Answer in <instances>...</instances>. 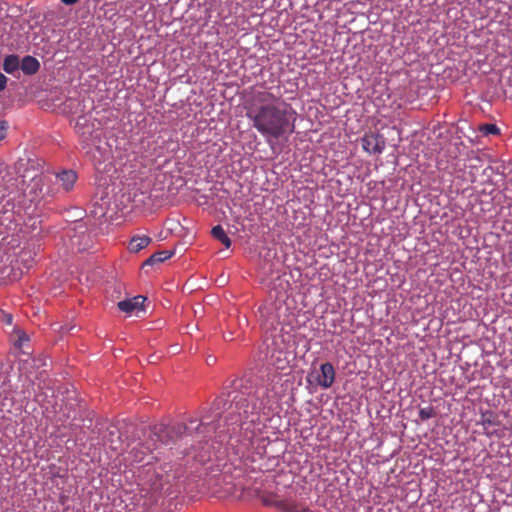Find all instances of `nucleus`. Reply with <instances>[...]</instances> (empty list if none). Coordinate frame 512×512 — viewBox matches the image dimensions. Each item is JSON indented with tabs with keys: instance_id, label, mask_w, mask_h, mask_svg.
<instances>
[{
	"instance_id": "16",
	"label": "nucleus",
	"mask_w": 512,
	"mask_h": 512,
	"mask_svg": "<svg viewBox=\"0 0 512 512\" xmlns=\"http://www.w3.org/2000/svg\"><path fill=\"white\" fill-rule=\"evenodd\" d=\"M479 131L484 136L500 134V129L495 124H491V123L480 125Z\"/></svg>"
},
{
	"instance_id": "26",
	"label": "nucleus",
	"mask_w": 512,
	"mask_h": 512,
	"mask_svg": "<svg viewBox=\"0 0 512 512\" xmlns=\"http://www.w3.org/2000/svg\"><path fill=\"white\" fill-rule=\"evenodd\" d=\"M214 361H215V360H214V358H212V357H209V358H207V360H206V362H207V364H208V365H211L212 363H214Z\"/></svg>"
},
{
	"instance_id": "3",
	"label": "nucleus",
	"mask_w": 512,
	"mask_h": 512,
	"mask_svg": "<svg viewBox=\"0 0 512 512\" xmlns=\"http://www.w3.org/2000/svg\"><path fill=\"white\" fill-rule=\"evenodd\" d=\"M99 125V123H96L95 120H92L87 115L78 117L75 131L80 138L83 148H89L100 140L101 132Z\"/></svg>"
},
{
	"instance_id": "12",
	"label": "nucleus",
	"mask_w": 512,
	"mask_h": 512,
	"mask_svg": "<svg viewBox=\"0 0 512 512\" xmlns=\"http://www.w3.org/2000/svg\"><path fill=\"white\" fill-rule=\"evenodd\" d=\"M174 252L170 250H163L152 254L146 261L145 265H154L156 263H162L165 260L171 258Z\"/></svg>"
},
{
	"instance_id": "27",
	"label": "nucleus",
	"mask_w": 512,
	"mask_h": 512,
	"mask_svg": "<svg viewBox=\"0 0 512 512\" xmlns=\"http://www.w3.org/2000/svg\"><path fill=\"white\" fill-rule=\"evenodd\" d=\"M147 472V474H149L151 472V468H148L147 470H145Z\"/></svg>"
},
{
	"instance_id": "11",
	"label": "nucleus",
	"mask_w": 512,
	"mask_h": 512,
	"mask_svg": "<svg viewBox=\"0 0 512 512\" xmlns=\"http://www.w3.org/2000/svg\"><path fill=\"white\" fill-rule=\"evenodd\" d=\"M20 67V60L17 55L11 54L5 57L3 69L6 73L12 74Z\"/></svg>"
},
{
	"instance_id": "18",
	"label": "nucleus",
	"mask_w": 512,
	"mask_h": 512,
	"mask_svg": "<svg viewBox=\"0 0 512 512\" xmlns=\"http://www.w3.org/2000/svg\"><path fill=\"white\" fill-rule=\"evenodd\" d=\"M16 334L18 338L15 341V346H17L18 348H22L24 344L29 341V337L24 331L21 330H17Z\"/></svg>"
},
{
	"instance_id": "25",
	"label": "nucleus",
	"mask_w": 512,
	"mask_h": 512,
	"mask_svg": "<svg viewBox=\"0 0 512 512\" xmlns=\"http://www.w3.org/2000/svg\"><path fill=\"white\" fill-rule=\"evenodd\" d=\"M224 339H225L226 341H231V340L233 339L232 334H231V333H229V334H227V335H224Z\"/></svg>"
},
{
	"instance_id": "20",
	"label": "nucleus",
	"mask_w": 512,
	"mask_h": 512,
	"mask_svg": "<svg viewBox=\"0 0 512 512\" xmlns=\"http://www.w3.org/2000/svg\"><path fill=\"white\" fill-rule=\"evenodd\" d=\"M40 192L37 193L38 188H32L29 189V195H32V199H37L39 196H41V188H39Z\"/></svg>"
},
{
	"instance_id": "6",
	"label": "nucleus",
	"mask_w": 512,
	"mask_h": 512,
	"mask_svg": "<svg viewBox=\"0 0 512 512\" xmlns=\"http://www.w3.org/2000/svg\"><path fill=\"white\" fill-rule=\"evenodd\" d=\"M145 301L146 298L144 296L137 295L130 299L118 302L117 306L122 312L127 314L138 313L143 311Z\"/></svg>"
},
{
	"instance_id": "7",
	"label": "nucleus",
	"mask_w": 512,
	"mask_h": 512,
	"mask_svg": "<svg viewBox=\"0 0 512 512\" xmlns=\"http://www.w3.org/2000/svg\"><path fill=\"white\" fill-rule=\"evenodd\" d=\"M152 242V238L148 235H134L128 245V249L132 253H138L146 248Z\"/></svg>"
},
{
	"instance_id": "8",
	"label": "nucleus",
	"mask_w": 512,
	"mask_h": 512,
	"mask_svg": "<svg viewBox=\"0 0 512 512\" xmlns=\"http://www.w3.org/2000/svg\"><path fill=\"white\" fill-rule=\"evenodd\" d=\"M278 336H274L273 338V345L275 346V348L273 349L272 353H271V360L273 362L274 365H276V367L278 369H284V363L283 362H287L286 360V357L284 359L281 358V355L283 354L284 350H286V347L285 346H280V344L278 343Z\"/></svg>"
},
{
	"instance_id": "28",
	"label": "nucleus",
	"mask_w": 512,
	"mask_h": 512,
	"mask_svg": "<svg viewBox=\"0 0 512 512\" xmlns=\"http://www.w3.org/2000/svg\"><path fill=\"white\" fill-rule=\"evenodd\" d=\"M61 330L64 331V328H61ZM65 332H69V329H65Z\"/></svg>"
},
{
	"instance_id": "15",
	"label": "nucleus",
	"mask_w": 512,
	"mask_h": 512,
	"mask_svg": "<svg viewBox=\"0 0 512 512\" xmlns=\"http://www.w3.org/2000/svg\"><path fill=\"white\" fill-rule=\"evenodd\" d=\"M145 484L149 485V490L151 491H158L162 489L163 483H162V476L158 473H155V471H152V477L147 479Z\"/></svg>"
},
{
	"instance_id": "21",
	"label": "nucleus",
	"mask_w": 512,
	"mask_h": 512,
	"mask_svg": "<svg viewBox=\"0 0 512 512\" xmlns=\"http://www.w3.org/2000/svg\"><path fill=\"white\" fill-rule=\"evenodd\" d=\"M7 83V77L0 73V91L4 90Z\"/></svg>"
},
{
	"instance_id": "2",
	"label": "nucleus",
	"mask_w": 512,
	"mask_h": 512,
	"mask_svg": "<svg viewBox=\"0 0 512 512\" xmlns=\"http://www.w3.org/2000/svg\"><path fill=\"white\" fill-rule=\"evenodd\" d=\"M296 115L290 104L269 91L255 92L246 112L252 126L267 141L294 133Z\"/></svg>"
},
{
	"instance_id": "5",
	"label": "nucleus",
	"mask_w": 512,
	"mask_h": 512,
	"mask_svg": "<svg viewBox=\"0 0 512 512\" xmlns=\"http://www.w3.org/2000/svg\"><path fill=\"white\" fill-rule=\"evenodd\" d=\"M335 369L330 362L320 365L318 374L315 377V382L323 389L330 388L335 381Z\"/></svg>"
},
{
	"instance_id": "4",
	"label": "nucleus",
	"mask_w": 512,
	"mask_h": 512,
	"mask_svg": "<svg viewBox=\"0 0 512 512\" xmlns=\"http://www.w3.org/2000/svg\"><path fill=\"white\" fill-rule=\"evenodd\" d=\"M362 148L369 154H381L385 149V139L378 133H366L362 139Z\"/></svg>"
},
{
	"instance_id": "23",
	"label": "nucleus",
	"mask_w": 512,
	"mask_h": 512,
	"mask_svg": "<svg viewBox=\"0 0 512 512\" xmlns=\"http://www.w3.org/2000/svg\"><path fill=\"white\" fill-rule=\"evenodd\" d=\"M41 180L40 179H33V183L31 185L32 188H41Z\"/></svg>"
},
{
	"instance_id": "10",
	"label": "nucleus",
	"mask_w": 512,
	"mask_h": 512,
	"mask_svg": "<svg viewBox=\"0 0 512 512\" xmlns=\"http://www.w3.org/2000/svg\"><path fill=\"white\" fill-rule=\"evenodd\" d=\"M57 179L60 181L61 186L65 191H70L77 180V175L74 171L67 170L59 173L57 175Z\"/></svg>"
},
{
	"instance_id": "17",
	"label": "nucleus",
	"mask_w": 512,
	"mask_h": 512,
	"mask_svg": "<svg viewBox=\"0 0 512 512\" xmlns=\"http://www.w3.org/2000/svg\"><path fill=\"white\" fill-rule=\"evenodd\" d=\"M436 416V412L432 406H426L419 410V418L422 421L428 420Z\"/></svg>"
},
{
	"instance_id": "13",
	"label": "nucleus",
	"mask_w": 512,
	"mask_h": 512,
	"mask_svg": "<svg viewBox=\"0 0 512 512\" xmlns=\"http://www.w3.org/2000/svg\"><path fill=\"white\" fill-rule=\"evenodd\" d=\"M211 234L216 240L221 242L226 248H229L231 246V240L221 225L214 226L212 228Z\"/></svg>"
},
{
	"instance_id": "14",
	"label": "nucleus",
	"mask_w": 512,
	"mask_h": 512,
	"mask_svg": "<svg viewBox=\"0 0 512 512\" xmlns=\"http://www.w3.org/2000/svg\"><path fill=\"white\" fill-rule=\"evenodd\" d=\"M276 505L284 512H313L307 507H303L296 503L287 502V501H279V502H277Z\"/></svg>"
},
{
	"instance_id": "24",
	"label": "nucleus",
	"mask_w": 512,
	"mask_h": 512,
	"mask_svg": "<svg viewBox=\"0 0 512 512\" xmlns=\"http://www.w3.org/2000/svg\"><path fill=\"white\" fill-rule=\"evenodd\" d=\"M66 5H73L78 2V0H61Z\"/></svg>"
},
{
	"instance_id": "1",
	"label": "nucleus",
	"mask_w": 512,
	"mask_h": 512,
	"mask_svg": "<svg viewBox=\"0 0 512 512\" xmlns=\"http://www.w3.org/2000/svg\"><path fill=\"white\" fill-rule=\"evenodd\" d=\"M264 394L263 388H245V390L232 391L226 397L217 398L211 408L210 414L197 419H191L187 424H155L150 430L145 442L137 443L127 454L125 460L130 464L141 463L148 458L146 464L151 463L152 452L162 445H170L178 439L201 435L211 430L216 431L222 426L227 427L229 435L238 431L243 435L247 445L251 444L257 431H260V412L263 402L260 397Z\"/></svg>"
},
{
	"instance_id": "22",
	"label": "nucleus",
	"mask_w": 512,
	"mask_h": 512,
	"mask_svg": "<svg viewBox=\"0 0 512 512\" xmlns=\"http://www.w3.org/2000/svg\"><path fill=\"white\" fill-rule=\"evenodd\" d=\"M4 321L6 324L11 325L13 321V317L11 314H5L4 315Z\"/></svg>"
},
{
	"instance_id": "9",
	"label": "nucleus",
	"mask_w": 512,
	"mask_h": 512,
	"mask_svg": "<svg viewBox=\"0 0 512 512\" xmlns=\"http://www.w3.org/2000/svg\"><path fill=\"white\" fill-rule=\"evenodd\" d=\"M20 68L26 75H34L39 71L40 63L33 56H25L20 62Z\"/></svg>"
},
{
	"instance_id": "19",
	"label": "nucleus",
	"mask_w": 512,
	"mask_h": 512,
	"mask_svg": "<svg viewBox=\"0 0 512 512\" xmlns=\"http://www.w3.org/2000/svg\"><path fill=\"white\" fill-rule=\"evenodd\" d=\"M8 127L9 125L7 121L2 120L0 122V141H2L6 137Z\"/></svg>"
}]
</instances>
